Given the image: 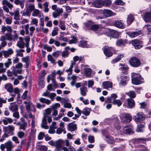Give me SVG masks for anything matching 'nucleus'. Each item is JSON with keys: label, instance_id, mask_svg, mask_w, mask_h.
Instances as JSON below:
<instances>
[{"label": "nucleus", "instance_id": "23", "mask_svg": "<svg viewBox=\"0 0 151 151\" xmlns=\"http://www.w3.org/2000/svg\"><path fill=\"white\" fill-rule=\"evenodd\" d=\"M29 56H27L26 57H23L22 58V61L26 63L25 68H28L29 65Z\"/></svg>", "mask_w": 151, "mask_h": 151}, {"label": "nucleus", "instance_id": "10", "mask_svg": "<svg viewBox=\"0 0 151 151\" xmlns=\"http://www.w3.org/2000/svg\"><path fill=\"white\" fill-rule=\"evenodd\" d=\"M129 62L131 65L134 67H137L141 64L140 60L135 57H132L129 60Z\"/></svg>", "mask_w": 151, "mask_h": 151}, {"label": "nucleus", "instance_id": "11", "mask_svg": "<svg viewBox=\"0 0 151 151\" xmlns=\"http://www.w3.org/2000/svg\"><path fill=\"white\" fill-rule=\"evenodd\" d=\"M132 45L134 48L137 49H139L141 48L142 46V42L137 40H135L132 42Z\"/></svg>", "mask_w": 151, "mask_h": 151}, {"label": "nucleus", "instance_id": "37", "mask_svg": "<svg viewBox=\"0 0 151 151\" xmlns=\"http://www.w3.org/2000/svg\"><path fill=\"white\" fill-rule=\"evenodd\" d=\"M24 52V50L22 49H17L16 50L17 53L16 55L20 57H22L23 55V52Z\"/></svg>", "mask_w": 151, "mask_h": 151}, {"label": "nucleus", "instance_id": "62", "mask_svg": "<svg viewBox=\"0 0 151 151\" xmlns=\"http://www.w3.org/2000/svg\"><path fill=\"white\" fill-rule=\"evenodd\" d=\"M56 125V123L55 122H53L52 123V125L50 127V129H51L55 130V129L57 128Z\"/></svg>", "mask_w": 151, "mask_h": 151}, {"label": "nucleus", "instance_id": "52", "mask_svg": "<svg viewBox=\"0 0 151 151\" xmlns=\"http://www.w3.org/2000/svg\"><path fill=\"white\" fill-rule=\"evenodd\" d=\"M128 95L132 98H134L136 96L135 93L134 91H129L128 93Z\"/></svg>", "mask_w": 151, "mask_h": 151}, {"label": "nucleus", "instance_id": "48", "mask_svg": "<svg viewBox=\"0 0 151 151\" xmlns=\"http://www.w3.org/2000/svg\"><path fill=\"white\" fill-rule=\"evenodd\" d=\"M47 60L51 62V63L54 64L55 63V60L54 59L51 55H48L47 56Z\"/></svg>", "mask_w": 151, "mask_h": 151}, {"label": "nucleus", "instance_id": "56", "mask_svg": "<svg viewBox=\"0 0 151 151\" xmlns=\"http://www.w3.org/2000/svg\"><path fill=\"white\" fill-rule=\"evenodd\" d=\"M116 45L118 46H121L124 45V44L123 40L120 39L116 41Z\"/></svg>", "mask_w": 151, "mask_h": 151}, {"label": "nucleus", "instance_id": "34", "mask_svg": "<svg viewBox=\"0 0 151 151\" xmlns=\"http://www.w3.org/2000/svg\"><path fill=\"white\" fill-rule=\"evenodd\" d=\"M14 3L17 5L19 4L22 9H23L24 6V1H20L19 0H15Z\"/></svg>", "mask_w": 151, "mask_h": 151}, {"label": "nucleus", "instance_id": "63", "mask_svg": "<svg viewBox=\"0 0 151 151\" xmlns=\"http://www.w3.org/2000/svg\"><path fill=\"white\" fill-rule=\"evenodd\" d=\"M60 51H57L53 52L52 55L55 58H57L60 55Z\"/></svg>", "mask_w": 151, "mask_h": 151}, {"label": "nucleus", "instance_id": "29", "mask_svg": "<svg viewBox=\"0 0 151 151\" xmlns=\"http://www.w3.org/2000/svg\"><path fill=\"white\" fill-rule=\"evenodd\" d=\"M141 34L140 32H133L128 33L129 36L132 38L134 37H137Z\"/></svg>", "mask_w": 151, "mask_h": 151}, {"label": "nucleus", "instance_id": "42", "mask_svg": "<svg viewBox=\"0 0 151 151\" xmlns=\"http://www.w3.org/2000/svg\"><path fill=\"white\" fill-rule=\"evenodd\" d=\"M144 126V125L142 124L138 125L136 131L139 132H143V128Z\"/></svg>", "mask_w": 151, "mask_h": 151}, {"label": "nucleus", "instance_id": "55", "mask_svg": "<svg viewBox=\"0 0 151 151\" xmlns=\"http://www.w3.org/2000/svg\"><path fill=\"white\" fill-rule=\"evenodd\" d=\"M80 45L82 47H88L87 45V42L85 41H82L80 42Z\"/></svg>", "mask_w": 151, "mask_h": 151}, {"label": "nucleus", "instance_id": "28", "mask_svg": "<svg viewBox=\"0 0 151 151\" xmlns=\"http://www.w3.org/2000/svg\"><path fill=\"white\" fill-rule=\"evenodd\" d=\"M84 74L87 77H89L91 75V70L90 68H85L84 69Z\"/></svg>", "mask_w": 151, "mask_h": 151}, {"label": "nucleus", "instance_id": "57", "mask_svg": "<svg viewBox=\"0 0 151 151\" xmlns=\"http://www.w3.org/2000/svg\"><path fill=\"white\" fill-rule=\"evenodd\" d=\"M113 104L114 105H117L118 106H119L122 105V102L120 100L117 99L114 101Z\"/></svg>", "mask_w": 151, "mask_h": 151}, {"label": "nucleus", "instance_id": "24", "mask_svg": "<svg viewBox=\"0 0 151 151\" xmlns=\"http://www.w3.org/2000/svg\"><path fill=\"white\" fill-rule=\"evenodd\" d=\"M9 109L12 112L16 111L18 109L17 105L14 103L10 104V106L9 107Z\"/></svg>", "mask_w": 151, "mask_h": 151}, {"label": "nucleus", "instance_id": "22", "mask_svg": "<svg viewBox=\"0 0 151 151\" xmlns=\"http://www.w3.org/2000/svg\"><path fill=\"white\" fill-rule=\"evenodd\" d=\"M68 129L72 132L74 131L77 129L76 125L75 124L72 123L69 124L68 125Z\"/></svg>", "mask_w": 151, "mask_h": 151}, {"label": "nucleus", "instance_id": "43", "mask_svg": "<svg viewBox=\"0 0 151 151\" xmlns=\"http://www.w3.org/2000/svg\"><path fill=\"white\" fill-rule=\"evenodd\" d=\"M44 6V11L45 12H48L49 11V9L48 8V3L47 2H46L43 4Z\"/></svg>", "mask_w": 151, "mask_h": 151}, {"label": "nucleus", "instance_id": "54", "mask_svg": "<svg viewBox=\"0 0 151 151\" xmlns=\"http://www.w3.org/2000/svg\"><path fill=\"white\" fill-rule=\"evenodd\" d=\"M58 28L55 27L54 28V29L52 32V36H54L58 34Z\"/></svg>", "mask_w": 151, "mask_h": 151}, {"label": "nucleus", "instance_id": "53", "mask_svg": "<svg viewBox=\"0 0 151 151\" xmlns=\"http://www.w3.org/2000/svg\"><path fill=\"white\" fill-rule=\"evenodd\" d=\"M37 148L38 150H47V147L44 145H38L37 146Z\"/></svg>", "mask_w": 151, "mask_h": 151}, {"label": "nucleus", "instance_id": "20", "mask_svg": "<svg viewBox=\"0 0 151 151\" xmlns=\"http://www.w3.org/2000/svg\"><path fill=\"white\" fill-rule=\"evenodd\" d=\"M114 26L119 28L123 29L124 28V23L122 21L117 20L114 23Z\"/></svg>", "mask_w": 151, "mask_h": 151}, {"label": "nucleus", "instance_id": "31", "mask_svg": "<svg viewBox=\"0 0 151 151\" xmlns=\"http://www.w3.org/2000/svg\"><path fill=\"white\" fill-rule=\"evenodd\" d=\"M39 101L41 102L45 103L47 105H49L51 102L50 100L42 97L40 98L39 99Z\"/></svg>", "mask_w": 151, "mask_h": 151}, {"label": "nucleus", "instance_id": "1", "mask_svg": "<svg viewBox=\"0 0 151 151\" xmlns=\"http://www.w3.org/2000/svg\"><path fill=\"white\" fill-rule=\"evenodd\" d=\"M91 29L94 32L97 30L100 31V32L98 34L100 35L107 33L109 31V29H106L104 28H100L99 26L97 24L92 25L91 26Z\"/></svg>", "mask_w": 151, "mask_h": 151}, {"label": "nucleus", "instance_id": "47", "mask_svg": "<svg viewBox=\"0 0 151 151\" xmlns=\"http://www.w3.org/2000/svg\"><path fill=\"white\" fill-rule=\"evenodd\" d=\"M19 13L18 11L16 10L14 11V19L15 20H19Z\"/></svg>", "mask_w": 151, "mask_h": 151}, {"label": "nucleus", "instance_id": "6", "mask_svg": "<svg viewBox=\"0 0 151 151\" xmlns=\"http://www.w3.org/2000/svg\"><path fill=\"white\" fill-rule=\"evenodd\" d=\"M102 49L104 54L106 57H109L112 55L113 49L111 47H109L107 46H106L104 47Z\"/></svg>", "mask_w": 151, "mask_h": 151}, {"label": "nucleus", "instance_id": "19", "mask_svg": "<svg viewBox=\"0 0 151 151\" xmlns=\"http://www.w3.org/2000/svg\"><path fill=\"white\" fill-rule=\"evenodd\" d=\"M88 90L86 87L83 86L80 88V93L81 95L86 96L87 94Z\"/></svg>", "mask_w": 151, "mask_h": 151}, {"label": "nucleus", "instance_id": "14", "mask_svg": "<svg viewBox=\"0 0 151 151\" xmlns=\"http://www.w3.org/2000/svg\"><path fill=\"white\" fill-rule=\"evenodd\" d=\"M103 14L106 17H109L115 15L116 13L113 12L109 9H105L103 11Z\"/></svg>", "mask_w": 151, "mask_h": 151}, {"label": "nucleus", "instance_id": "61", "mask_svg": "<svg viewBox=\"0 0 151 151\" xmlns=\"http://www.w3.org/2000/svg\"><path fill=\"white\" fill-rule=\"evenodd\" d=\"M17 135L19 138L21 139L24 136V134L22 132L19 131L17 133Z\"/></svg>", "mask_w": 151, "mask_h": 151}, {"label": "nucleus", "instance_id": "16", "mask_svg": "<svg viewBox=\"0 0 151 151\" xmlns=\"http://www.w3.org/2000/svg\"><path fill=\"white\" fill-rule=\"evenodd\" d=\"M19 41L17 44V46L20 48H24L25 47V43L24 42L23 38L20 37L19 38Z\"/></svg>", "mask_w": 151, "mask_h": 151}, {"label": "nucleus", "instance_id": "27", "mask_svg": "<svg viewBox=\"0 0 151 151\" xmlns=\"http://www.w3.org/2000/svg\"><path fill=\"white\" fill-rule=\"evenodd\" d=\"M32 108L33 110L32 111L35 112V107L34 105L32 104V103H30L29 104L26 105V109L28 113H29L30 111V108Z\"/></svg>", "mask_w": 151, "mask_h": 151}, {"label": "nucleus", "instance_id": "4", "mask_svg": "<svg viewBox=\"0 0 151 151\" xmlns=\"http://www.w3.org/2000/svg\"><path fill=\"white\" fill-rule=\"evenodd\" d=\"M1 2L2 4L3 5V9L7 13L9 12V8L10 10H12L13 7V4L7 0H2Z\"/></svg>", "mask_w": 151, "mask_h": 151}, {"label": "nucleus", "instance_id": "35", "mask_svg": "<svg viewBox=\"0 0 151 151\" xmlns=\"http://www.w3.org/2000/svg\"><path fill=\"white\" fill-rule=\"evenodd\" d=\"M124 56L123 55H120L118 56V57L112 60L111 63L112 64H114L116 63H117L120 61L121 59V58L123 57Z\"/></svg>", "mask_w": 151, "mask_h": 151}, {"label": "nucleus", "instance_id": "33", "mask_svg": "<svg viewBox=\"0 0 151 151\" xmlns=\"http://www.w3.org/2000/svg\"><path fill=\"white\" fill-rule=\"evenodd\" d=\"M110 32L111 36L114 38H117L119 35V33L115 30H111Z\"/></svg>", "mask_w": 151, "mask_h": 151}, {"label": "nucleus", "instance_id": "8", "mask_svg": "<svg viewBox=\"0 0 151 151\" xmlns=\"http://www.w3.org/2000/svg\"><path fill=\"white\" fill-rule=\"evenodd\" d=\"M23 67V65L21 63H18L15 66H13L12 68L13 73L16 72L19 74L22 72V68Z\"/></svg>", "mask_w": 151, "mask_h": 151}, {"label": "nucleus", "instance_id": "44", "mask_svg": "<svg viewBox=\"0 0 151 151\" xmlns=\"http://www.w3.org/2000/svg\"><path fill=\"white\" fill-rule=\"evenodd\" d=\"M6 70V68H4L3 63H0V73L5 72Z\"/></svg>", "mask_w": 151, "mask_h": 151}, {"label": "nucleus", "instance_id": "18", "mask_svg": "<svg viewBox=\"0 0 151 151\" xmlns=\"http://www.w3.org/2000/svg\"><path fill=\"white\" fill-rule=\"evenodd\" d=\"M93 5L96 8H100L104 6V2L103 0H98L93 2Z\"/></svg>", "mask_w": 151, "mask_h": 151}, {"label": "nucleus", "instance_id": "9", "mask_svg": "<svg viewBox=\"0 0 151 151\" xmlns=\"http://www.w3.org/2000/svg\"><path fill=\"white\" fill-rule=\"evenodd\" d=\"M145 115L142 112L137 113L136 115L134 117L135 121L138 122H140L143 121L145 119Z\"/></svg>", "mask_w": 151, "mask_h": 151}, {"label": "nucleus", "instance_id": "21", "mask_svg": "<svg viewBox=\"0 0 151 151\" xmlns=\"http://www.w3.org/2000/svg\"><path fill=\"white\" fill-rule=\"evenodd\" d=\"M143 18L146 22H149L151 20V13L147 12L144 15Z\"/></svg>", "mask_w": 151, "mask_h": 151}, {"label": "nucleus", "instance_id": "49", "mask_svg": "<svg viewBox=\"0 0 151 151\" xmlns=\"http://www.w3.org/2000/svg\"><path fill=\"white\" fill-rule=\"evenodd\" d=\"M83 58L81 56H75L73 58V60L76 62L79 60V62L82 61Z\"/></svg>", "mask_w": 151, "mask_h": 151}, {"label": "nucleus", "instance_id": "50", "mask_svg": "<svg viewBox=\"0 0 151 151\" xmlns=\"http://www.w3.org/2000/svg\"><path fill=\"white\" fill-rule=\"evenodd\" d=\"M7 99L6 98L4 99L0 97V108L2 107L3 104H5L6 103Z\"/></svg>", "mask_w": 151, "mask_h": 151}, {"label": "nucleus", "instance_id": "17", "mask_svg": "<svg viewBox=\"0 0 151 151\" xmlns=\"http://www.w3.org/2000/svg\"><path fill=\"white\" fill-rule=\"evenodd\" d=\"M102 85L103 88L106 89L112 88V82L109 81L104 82H103Z\"/></svg>", "mask_w": 151, "mask_h": 151}, {"label": "nucleus", "instance_id": "46", "mask_svg": "<svg viewBox=\"0 0 151 151\" xmlns=\"http://www.w3.org/2000/svg\"><path fill=\"white\" fill-rule=\"evenodd\" d=\"M12 64V62L11 61V59L9 58L7 59V61L4 63V65L6 68H8L9 66Z\"/></svg>", "mask_w": 151, "mask_h": 151}, {"label": "nucleus", "instance_id": "30", "mask_svg": "<svg viewBox=\"0 0 151 151\" xmlns=\"http://www.w3.org/2000/svg\"><path fill=\"white\" fill-rule=\"evenodd\" d=\"M127 77L125 76H122L121 77L120 83L122 86H124L126 84Z\"/></svg>", "mask_w": 151, "mask_h": 151}, {"label": "nucleus", "instance_id": "64", "mask_svg": "<svg viewBox=\"0 0 151 151\" xmlns=\"http://www.w3.org/2000/svg\"><path fill=\"white\" fill-rule=\"evenodd\" d=\"M63 144L67 147L70 146V143L69 140L68 139L63 140Z\"/></svg>", "mask_w": 151, "mask_h": 151}, {"label": "nucleus", "instance_id": "15", "mask_svg": "<svg viewBox=\"0 0 151 151\" xmlns=\"http://www.w3.org/2000/svg\"><path fill=\"white\" fill-rule=\"evenodd\" d=\"M47 115H44L42 119V123L41 124V127L45 129H48L49 128V126L46 125L47 124Z\"/></svg>", "mask_w": 151, "mask_h": 151}, {"label": "nucleus", "instance_id": "41", "mask_svg": "<svg viewBox=\"0 0 151 151\" xmlns=\"http://www.w3.org/2000/svg\"><path fill=\"white\" fill-rule=\"evenodd\" d=\"M82 113L85 116H88L90 113V109L87 107L83 109Z\"/></svg>", "mask_w": 151, "mask_h": 151}, {"label": "nucleus", "instance_id": "51", "mask_svg": "<svg viewBox=\"0 0 151 151\" xmlns=\"http://www.w3.org/2000/svg\"><path fill=\"white\" fill-rule=\"evenodd\" d=\"M104 5L106 6H109L111 4V0H104Z\"/></svg>", "mask_w": 151, "mask_h": 151}, {"label": "nucleus", "instance_id": "25", "mask_svg": "<svg viewBox=\"0 0 151 151\" xmlns=\"http://www.w3.org/2000/svg\"><path fill=\"white\" fill-rule=\"evenodd\" d=\"M134 19L133 16L132 14L129 15L127 18V22L128 25H130L133 22Z\"/></svg>", "mask_w": 151, "mask_h": 151}, {"label": "nucleus", "instance_id": "58", "mask_svg": "<svg viewBox=\"0 0 151 151\" xmlns=\"http://www.w3.org/2000/svg\"><path fill=\"white\" fill-rule=\"evenodd\" d=\"M115 4L117 5H124L125 3L121 0H116L115 1Z\"/></svg>", "mask_w": 151, "mask_h": 151}, {"label": "nucleus", "instance_id": "32", "mask_svg": "<svg viewBox=\"0 0 151 151\" xmlns=\"http://www.w3.org/2000/svg\"><path fill=\"white\" fill-rule=\"evenodd\" d=\"M13 120L10 118H5L3 119V122L4 125H7L8 123H11L13 122Z\"/></svg>", "mask_w": 151, "mask_h": 151}, {"label": "nucleus", "instance_id": "60", "mask_svg": "<svg viewBox=\"0 0 151 151\" xmlns=\"http://www.w3.org/2000/svg\"><path fill=\"white\" fill-rule=\"evenodd\" d=\"M77 39L76 37L75 36L72 37V39L70 40L69 41V43L70 44H73L76 43L77 42Z\"/></svg>", "mask_w": 151, "mask_h": 151}, {"label": "nucleus", "instance_id": "5", "mask_svg": "<svg viewBox=\"0 0 151 151\" xmlns=\"http://www.w3.org/2000/svg\"><path fill=\"white\" fill-rule=\"evenodd\" d=\"M120 118L122 122L125 123H129L132 119V117L128 114H122L121 115Z\"/></svg>", "mask_w": 151, "mask_h": 151}, {"label": "nucleus", "instance_id": "12", "mask_svg": "<svg viewBox=\"0 0 151 151\" xmlns=\"http://www.w3.org/2000/svg\"><path fill=\"white\" fill-rule=\"evenodd\" d=\"M3 56L5 58H7L13 54L14 51L12 48H9L7 50H3Z\"/></svg>", "mask_w": 151, "mask_h": 151}, {"label": "nucleus", "instance_id": "7", "mask_svg": "<svg viewBox=\"0 0 151 151\" xmlns=\"http://www.w3.org/2000/svg\"><path fill=\"white\" fill-rule=\"evenodd\" d=\"M15 128L12 125H8L7 127H4L3 131L6 133L7 134H9L11 135H13L14 134V131Z\"/></svg>", "mask_w": 151, "mask_h": 151}, {"label": "nucleus", "instance_id": "39", "mask_svg": "<svg viewBox=\"0 0 151 151\" xmlns=\"http://www.w3.org/2000/svg\"><path fill=\"white\" fill-rule=\"evenodd\" d=\"M59 26L62 30H65L66 29L65 23L63 21H60Z\"/></svg>", "mask_w": 151, "mask_h": 151}, {"label": "nucleus", "instance_id": "45", "mask_svg": "<svg viewBox=\"0 0 151 151\" xmlns=\"http://www.w3.org/2000/svg\"><path fill=\"white\" fill-rule=\"evenodd\" d=\"M41 13H40V11L37 9H35L34 10L32 14V16L34 17H37L38 16L39 14H41Z\"/></svg>", "mask_w": 151, "mask_h": 151}, {"label": "nucleus", "instance_id": "38", "mask_svg": "<svg viewBox=\"0 0 151 151\" xmlns=\"http://www.w3.org/2000/svg\"><path fill=\"white\" fill-rule=\"evenodd\" d=\"M124 131L126 134H132L134 133L131 129L127 127L124 128Z\"/></svg>", "mask_w": 151, "mask_h": 151}, {"label": "nucleus", "instance_id": "36", "mask_svg": "<svg viewBox=\"0 0 151 151\" xmlns=\"http://www.w3.org/2000/svg\"><path fill=\"white\" fill-rule=\"evenodd\" d=\"M128 105L130 108H132L134 105L135 102L133 100L131 99H128L127 100Z\"/></svg>", "mask_w": 151, "mask_h": 151}, {"label": "nucleus", "instance_id": "40", "mask_svg": "<svg viewBox=\"0 0 151 151\" xmlns=\"http://www.w3.org/2000/svg\"><path fill=\"white\" fill-rule=\"evenodd\" d=\"M119 65L120 66L119 69L122 70H126L128 69L127 66L125 64L120 63Z\"/></svg>", "mask_w": 151, "mask_h": 151}, {"label": "nucleus", "instance_id": "3", "mask_svg": "<svg viewBox=\"0 0 151 151\" xmlns=\"http://www.w3.org/2000/svg\"><path fill=\"white\" fill-rule=\"evenodd\" d=\"M13 147L12 142L11 141H8L4 144H1L0 146L1 151H4L5 148L7 151H11L12 148Z\"/></svg>", "mask_w": 151, "mask_h": 151}, {"label": "nucleus", "instance_id": "13", "mask_svg": "<svg viewBox=\"0 0 151 151\" xmlns=\"http://www.w3.org/2000/svg\"><path fill=\"white\" fill-rule=\"evenodd\" d=\"M63 144V140L59 139L55 142V146L58 151H61L62 147L61 145Z\"/></svg>", "mask_w": 151, "mask_h": 151}, {"label": "nucleus", "instance_id": "59", "mask_svg": "<svg viewBox=\"0 0 151 151\" xmlns=\"http://www.w3.org/2000/svg\"><path fill=\"white\" fill-rule=\"evenodd\" d=\"M12 18L10 17L8 18H6L5 19V22L6 24H11L12 22Z\"/></svg>", "mask_w": 151, "mask_h": 151}, {"label": "nucleus", "instance_id": "2", "mask_svg": "<svg viewBox=\"0 0 151 151\" xmlns=\"http://www.w3.org/2000/svg\"><path fill=\"white\" fill-rule=\"evenodd\" d=\"M142 78L139 74L133 73L132 75V81L133 84L138 85L141 83Z\"/></svg>", "mask_w": 151, "mask_h": 151}, {"label": "nucleus", "instance_id": "26", "mask_svg": "<svg viewBox=\"0 0 151 151\" xmlns=\"http://www.w3.org/2000/svg\"><path fill=\"white\" fill-rule=\"evenodd\" d=\"M4 87L5 89L10 93L12 92L13 91V86L10 83H8L6 84L5 85Z\"/></svg>", "mask_w": 151, "mask_h": 151}]
</instances>
